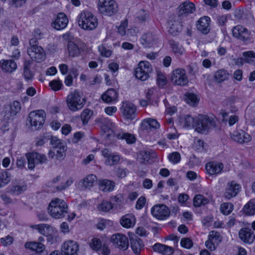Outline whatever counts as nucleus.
<instances>
[{
    "mask_svg": "<svg viewBox=\"0 0 255 255\" xmlns=\"http://www.w3.org/2000/svg\"><path fill=\"white\" fill-rule=\"evenodd\" d=\"M68 206L62 199L58 198L52 199L49 204L47 211L53 218L59 219L64 218L68 213Z\"/></svg>",
    "mask_w": 255,
    "mask_h": 255,
    "instance_id": "1",
    "label": "nucleus"
},
{
    "mask_svg": "<svg viewBox=\"0 0 255 255\" xmlns=\"http://www.w3.org/2000/svg\"><path fill=\"white\" fill-rule=\"evenodd\" d=\"M86 103L85 98L82 93L78 90H74L69 93L66 99L68 108L72 112L81 110Z\"/></svg>",
    "mask_w": 255,
    "mask_h": 255,
    "instance_id": "2",
    "label": "nucleus"
},
{
    "mask_svg": "<svg viewBox=\"0 0 255 255\" xmlns=\"http://www.w3.org/2000/svg\"><path fill=\"white\" fill-rule=\"evenodd\" d=\"M78 24L83 29L92 30L98 25L97 17L89 11L81 12L77 17Z\"/></svg>",
    "mask_w": 255,
    "mask_h": 255,
    "instance_id": "3",
    "label": "nucleus"
},
{
    "mask_svg": "<svg viewBox=\"0 0 255 255\" xmlns=\"http://www.w3.org/2000/svg\"><path fill=\"white\" fill-rule=\"evenodd\" d=\"M46 117L45 112L43 110H37L31 112L27 118V121L30 123L33 130L40 128L44 123Z\"/></svg>",
    "mask_w": 255,
    "mask_h": 255,
    "instance_id": "4",
    "label": "nucleus"
},
{
    "mask_svg": "<svg viewBox=\"0 0 255 255\" xmlns=\"http://www.w3.org/2000/svg\"><path fill=\"white\" fill-rule=\"evenodd\" d=\"M215 125V122L212 118L204 116L196 119L195 128L198 132L206 134Z\"/></svg>",
    "mask_w": 255,
    "mask_h": 255,
    "instance_id": "5",
    "label": "nucleus"
},
{
    "mask_svg": "<svg viewBox=\"0 0 255 255\" xmlns=\"http://www.w3.org/2000/svg\"><path fill=\"white\" fill-rule=\"evenodd\" d=\"M99 9L101 13L111 16L118 11V6L114 0H99Z\"/></svg>",
    "mask_w": 255,
    "mask_h": 255,
    "instance_id": "6",
    "label": "nucleus"
},
{
    "mask_svg": "<svg viewBox=\"0 0 255 255\" xmlns=\"http://www.w3.org/2000/svg\"><path fill=\"white\" fill-rule=\"evenodd\" d=\"M152 71L151 65L148 62L141 61L135 70V76L137 79L144 81L149 78Z\"/></svg>",
    "mask_w": 255,
    "mask_h": 255,
    "instance_id": "7",
    "label": "nucleus"
},
{
    "mask_svg": "<svg viewBox=\"0 0 255 255\" xmlns=\"http://www.w3.org/2000/svg\"><path fill=\"white\" fill-rule=\"evenodd\" d=\"M21 110V104L14 101L7 106H5L2 113L3 120L7 122L13 119Z\"/></svg>",
    "mask_w": 255,
    "mask_h": 255,
    "instance_id": "8",
    "label": "nucleus"
},
{
    "mask_svg": "<svg viewBox=\"0 0 255 255\" xmlns=\"http://www.w3.org/2000/svg\"><path fill=\"white\" fill-rule=\"evenodd\" d=\"M232 33L234 37L245 42L249 41L252 37L250 31L241 25L235 26L232 29Z\"/></svg>",
    "mask_w": 255,
    "mask_h": 255,
    "instance_id": "9",
    "label": "nucleus"
},
{
    "mask_svg": "<svg viewBox=\"0 0 255 255\" xmlns=\"http://www.w3.org/2000/svg\"><path fill=\"white\" fill-rule=\"evenodd\" d=\"M28 162V167L29 169H33L36 164L45 163L46 156L44 154H39L37 152H30L26 154Z\"/></svg>",
    "mask_w": 255,
    "mask_h": 255,
    "instance_id": "10",
    "label": "nucleus"
},
{
    "mask_svg": "<svg viewBox=\"0 0 255 255\" xmlns=\"http://www.w3.org/2000/svg\"><path fill=\"white\" fill-rule=\"evenodd\" d=\"M111 241L115 248L121 250L126 251L129 246L128 238L125 235L120 233L113 235Z\"/></svg>",
    "mask_w": 255,
    "mask_h": 255,
    "instance_id": "11",
    "label": "nucleus"
},
{
    "mask_svg": "<svg viewBox=\"0 0 255 255\" xmlns=\"http://www.w3.org/2000/svg\"><path fill=\"white\" fill-rule=\"evenodd\" d=\"M152 216L159 220H165L170 215L168 207L164 204L154 205L151 209Z\"/></svg>",
    "mask_w": 255,
    "mask_h": 255,
    "instance_id": "12",
    "label": "nucleus"
},
{
    "mask_svg": "<svg viewBox=\"0 0 255 255\" xmlns=\"http://www.w3.org/2000/svg\"><path fill=\"white\" fill-rule=\"evenodd\" d=\"M27 53L30 58L36 62H41L45 59V53L41 46L29 47Z\"/></svg>",
    "mask_w": 255,
    "mask_h": 255,
    "instance_id": "13",
    "label": "nucleus"
},
{
    "mask_svg": "<svg viewBox=\"0 0 255 255\" xmlns=\"http://www.w3.org/2000/svg\"><path fill=\"white\" fill-rule=\"evenodd\" d=\"M171 80L173 83L179 86L186 85L188 81L184 70L177 69L172 72Z\"/></svg>",
    "mask_w": 255,
    "mask_h": 255,
    "instance_id": "14",
    "label": "nucleus"
},
{
    "mask_svg": "<svg viewBox=\"0 0 255 255\" xmlns=\"http://www.w3.org/2000/svg\"><path fill=\"white\" fill-rule=\"evenodd\" d=\"M78 244L73 240L64 242L61 247L62 255H78Z\"/></svg>",
    "mask_w": 255,
    "mask_h": 255,
    "instance_id": "15",
    "label": "nucleus"
},
{
    "mask_svg": "<svg viewBox=\"0 0 255 255\" xmlns=\"http://www.w3.org/2000/svg\"><path fill=\"white\" fill-rule=\"evenodd\" d=\"M241 188V185L235 181L229 182L227 184L224 194V197L227 200H230L237 195Z\"/></svg>",
    "mask_w": 255,
    "mask_h": 255,
    "instance_id": "16",
    "label": "nucleus"
},
{
    "mask_svg": "<svg viewBox=\"0 0 255 255\" xmlns=\"http://www.w3.org/2000/svg\"><path fill=\"white\" fill-rule=\"evenodd\" d=\"M158 39V36L156 32L152 30L143 34L141 37L140 41L141 44L144 47H149L156 43Z\"/></svg>",
    "mask_w": 255,
    "mask_h": 255,
    "instance_id": "17",
    "label": "nucleus"
},
{
    "mask_svg": "<svg viewBox=\"0 0 255 255\" xmlns=\"http://www.w3.org/2000/svg\"><path fill=\"white\" fill-rule=\"evenodd\" d=\"M102 155L106 158L105 161L106 165L113 166L118 163L120 160V156L118 154L112 153L109 149L105 148L102 150Z\"/></svg>",
    "mask_w": 255,
    "mask_h": 255,
    "instance_id": "18",
    "label": "nucleus"
},
{
    "mask_svg": "<svg viewBox=\"0 0 255 255\" xmlns=\"http://www.w3.org/2000/svg\"><path fill=\"white\" fill-rule=\"evenodd\" d=\"M68 23V19L66 15L63 12H59L55 19L52 22V26L57 30L64 29Z\"/></svg>",
    "mask_w": 255,
    "mask_h": 255,
    "instance_id": "19",
    "label": "nucleus"
},
{
    "mask_svg": "<svg viewBox=\"0 0 255 255\" xmlns=\"http://www.w3.org/2000/svg\"><path fill=\"white\" fill-rule=\"evenodd\" d=\"M240 239L245 243L251 244L255 240V235L254 232L250 228H243L239 233Z\"/></svg>",
    "mask_w": 255,
    "mask_h": 255,
    "instance_id": "20",
    "label": "nucleus"
},
{
    "mask_svg": "<svg viewBox=\"0 0 255 255\" xmlns=\"http://www.w3.org/2000/svg\"><path fill=\"white\" fill-rule=\"evenodd\" d=\"M178 9L179 16H186L189 14L193 13L196 7L193 3L186 1L180 4Z\"/></svg>",
    "mask_w": 255,
    "mask_h": 255,
    "instance_id": "21",
    "label": "nucleus"
},
{
    "mask_svg": "<svg viewBox=\"0 0 255 255\" xmlns=\"http://www.w3.org/2000/svg\"><path fill=\"white\" fill-rule=\"evenodd\" d=\"M121 110L127 119L133 120L135 118L136 107L132 103L124 102Z\"/></svg>",
    "mask_w": 255,
    "mask_h": 255,
    "instance_id": "22",
    "label": "nucleus"
},
{
    "mask_svg": "<svg viewBox=\"0 0 255 255\" xmlns=\"http://www.w3.org/2000/svg\"><path fill=\"white\" fill-rule=\"evenodd\" d=\"M67 146L61 145V147L51 148L49 152V156L53 159L61 160L65 156Z\"/></svg>",
    "mask_w": 255,
    "mask_h": 255,
    "instance_id": "23",
    "label": "nucleus"
},
{
    "mask_svg": "<svg viewBox=\"0 0 255 255\" xmlns=\"http://www.w3.org/2000/svg\"><path fill=\"white\" fill-rule=\"evenodd\" d=\"M210 18L208 16H203L197 21V28L203 34H206L210 31Z\"/></svg>",
    "mask_w": 255,
    "mask_h": 255,
    "instance_id": "24",
    "label": "nucleus"
},
{
    "mask_svg": "<svg viewBox=\"0 0 255 255\" xmlns=\"http://www.w3.org/2000/svg\"><path fill=\"white\" fill-rule=\"evenodd\" d=\"M224 168L222 163L210 162L206 165V170L210 175H216L220 173Z\"/></svg>",
    "mask_w": 255,
    "mask_h": 255,
    "instance_id": "25",
    "label": "nucleus"
},
{
    "mask_svg": "<svg viewBox=\"0 0 255 255\" xmlns=\"http://www.w3.org/2000/svg\"><path fill=\"white\" fill-rule=\"evenodd\" d=\"M0 66L4 72L7 73H12L17 68L16 63L11 59L1 60L0 61Z\"/></svg>",
    "mask_w": 255,
    "mask_h": 255,
    "instance_id": "26",
    "label": "nucleus"
},
{
    "mask_svg": "<svg viewBox=\"0 0 255 255\" xmlns=\"http://www.w3.org/2000/svg\"><path fill=\"white\" fill-rule=\"evenodd\" d=\"M129 240L131 249L135 255H138L143 247L142 240L136 236L130 237Z\"/></svg>",
    "mask_w": 255,
    "mask_h": 255,
    "instance_id": "27",
    "label": "nucleus"
},
{
    "mask_svg": "<svg viewBox=\"0 0 255 255\" xmlns=\"http://www.w3.org/2000/svg\"><path fill=\"white\" fill-rule=\"evenodd\" d=\"M117 98L118 93L115 89L112 88L107 90L101 96V99L106 103H110L116 101Z\"/></svg>",
    "mask_w": 255,
    "mask_h": 255,
    "instance_id": "28",
    "label": "nucleus"
},
{
    "mask_svg": "<svg viewBox=\"0 0 255 255\" xmlns=\"http://www.w3.org/2000/svg\"><path fill=\"white\" fill-rule=\"evenodd\" d=\"M121 225L125 228L133 227L135 224L134 216L130 214L123 216L120 219Z\"/></svg>",
    "mask_w": 255,
    "mask_h": 255,
    "instance_id": "29",
    "label": "nucleus"
},
{
    "mask_svg": "<svg viewBox=\"0 0 255 255\" xmlns=\"http://www.w3.org/2000/svg\"><path fill=\"white\" fill-rule=\"evenodd\" d=\"M140 126L142 130H148L157 129L159 128L160 125L156 120L149 118L145 119L141 123Z\"/></svg>",
    "mask_w": 255,
    "mask_h": 255,
    "instance_id": "30",
    "label": "nucleus"
},
{
    "mask_svg": "<svg viewBox=\"0 0 255 255\" xmlns=\"http://www.w3.org/2000/svg\"><path fill=\"white\" fill-rule=\"evenodd\" d=\"M33 62L30 60H25L23 64V76L26 81L31 80L34 76V73L31 70Z\"/></svg>",
    "mask_w": 255,
    "mask_h": 255,
    "instance_id": "31",
    "label": "nucleus"
},
{
    "mask_svg": "<svg viewBox=\"0 0 255 255\" xmlns=\"http://www.w3.org/2000/svg\"><path fill=\"white\" fill-rule=\"evenodd\" d=\"M25 248L37 253H42L45 250V246L42 243L36 242L26 243Z\"/></svg>",
    "mask_w": 255,
    "mask_h": 255,
    "instance_id": "32",
    "label": "nucleus"
},
{
    "mask_svg": "<svg viewBox=\"0 0 255 255\" xmlns=\"http://www.w3.org/2000/svg\"><path fill=\"white\" fill-rule=\"evenodd\" d=\"M26 190V186L22 185H12L7 188V192L12 195H18Z\"/></svg>",
    "mask_w": 255,
    "mask_h": 255,
    "instance_id": "33",
    "label": "nucleus"
},
{
    "mask_svg": "<svg viewBox=\"0 0 255 255\" xmlns=\"http://www.w3.org/2000/svg\"><path fill=\"white\" fill-rule=\"evenodd\" d=\"M115 186V182L111 180H104L100 183V189L104 192L112 191Z\"/></svg>",
    "mask_w": 255,
    "mask_h": 255,
    "instance_id": "34",
    "label": "nucleus"
},
{
    "mask_svg": "<svg viewBox=\"0 0 255 255\" xmlns=\"http://www.w3.org/2000/svg\"><path fill=\"white\" fill-rule=\"evenodd\" d=\"M97 177L95 175L90 174L84 178L82 185L85 188H90L96 182Z\"/></svg>",
    "mask_w": 255,
    "mask_h": 255,
    "instance_id": "35",
    "label": "nucleus"
},
{
    "mask_svg": "<svg viewBox=\"0 0 255 255\" xmlns=\"http://www.w3.org/2000/svg\"><path fill=\"white\" fill-rule=\"evenodd\" d=\"M117 137L119 139H125L128 143H134L135 141V137L134 136L130 133L123 132L117 133Z\"/></svg>",
    "mask_w": 255,
    "mask_h": 255,
    "instance_id": "36",
    "label": "nucleus"
},
{
    "mask_svg": "<svg viewBox=\"0 0 255 255\" xmlns=\"http://www.w3.org/2000/svg\"><path fill=\"white\" fill-rule=\"evenodd\" d=\"M67 47L69 54L71 56H77L80 54V50L78 46L73 41H69L68 42Z\"/></svg>",
    "mask_w": 255,
    "mask_h": 255,
    "instance_id": "37",
    "label": "nucleus"
},
{
    "mask_svg": "<svg viewBox=\"0 0 255 255\" xmlns=\"http://www.w3.org/2000/svg\"><path fill=\"white\" fill-rule=\"evenodd\" d=\"M228 72L223 69L217 71L214 75L217 82L220 83L228 79L229 76Z\"/></svg>",
    "mask_w": 255,
    "mask_h": 255,
    "instance_id": "38",
    "label": "nucleus"
},
{
    "mask_svg": "<svg viewBox=\"0 0 255 255\" xmlns=\"http://www.w3.org/2000/svg\"><path fill=\"white\" fill-rule=\"evenodd\" d=\"M208 202V199L201 194L196 195L193 199V204L195 207H200L202 205H205Z\"/></svg>",
    "mask_w": 255,
    "mask_h": 255,
    "instance_id": "39",
    "label": "nucleus"
},
{
    "mask_svg": "<svg viewBox=\"0 0 255 255\" xmlns=\"http://www.w3.org/2000/svg\"><path fill=\"white\" fill-rule=\"evenodd\" d=\"M170 47L172 48L173 52L175 54L181 55L184 52V48L180 45L178 42L173 40H169V42Z\"/></svg>",
    "mask_w": 255,
    "mask_h": 255,
    "instance_id": "40",
    "label": "nucleus"
},
{
    "mask_svg": "<svg viewBox=\"0 0 255 255\" xmlns=\"http://www.w3.org/2000/svg\"><path fill=\"white\" fill-rule=\"evenodd\" d=\"M244 213L248 215L255 214V202L251 200L249 201L244 207Z\"/></svg>",
    "mask_w": 255,
    "mask_h": 255,
    "instance_id": "41",
    "label": "nucleus"
},
{
    "mask_svg": "<svg viewBox=\"0 0 255 255\" xmlns=\"http://www.w3.org/2000/svg\"><path fill=\"white\" fill-rule=\"evenodd\" d=\"M10 181V175L7 171L0 173V188L5 186Z\"/></svg>",
    "mask_w": 255,
    "mask_h": 255,
    "instance_id": "42",
    "label": "nucleus"
},
{
    "mask_svg": "<svg viewBox=\"0 0 255 255\" xmlns=\"http://www.w3.org/2000/svg\"><path fill=\"white\" fill-rule=\"evenodd\" d=\"M208 239L211 242H213L217 246H218L219 243L222 241V237L220 236L219 233L214 231L210 232Z\"/></svg>",
    "mask_w": 255,
    "mask_h": 255,
    "instance_id": "43",
    "label": "nucleus"
},
{
    "mask_svg": "<svg viewBox=\"0 0 255 255\" xmlns=\"http://www.w3.org/2000/svg\"><path fill=\"white\" fill-rule=\"evenodd\" d=\"M136 20L139 22L142 23L146 21L149 18L148 13L143 9L139 10L136 14Z\"/></svg>",
    "mask_w": 255,
    "mask_h": 255,
    "instance_id": "44",
    "label": "nucleus"
},
{
    "mask_svg": "<svg viewBox=\"0 0 255 255\" xmlns=\"http://www.w3.org/2000/svg\"><path fill=\"white\" fill-rule=\"evenodd\" d=\"M102 241L100 238L95 237L91 240L90 243V247L95 251H100L102 247Z\"/></svg>",
    "mask_w": 255,
    "mask_h": 255,
    "instance_id": "45",
    "label": "nucleus"
},
{
    "mask_svg": "<svg viewBox=\"0 0 255 255\" xmlns=\"http://www.w3.org/2000/svg\"><path fill=\"white\" fill-rule=\"evenodd\" d=\"M112 204L113 205V207L115 206L116 208H121L123 207V196L121 194L117 195L115 196H113L111 198Z\"/></svg>",
    "mask_w": 255,
    "mask_h": 255,
    "instance_id": "46",
    "label": "nucleus"
},
{
    "mask_svg": "<svg viewBox=\"0 0 255 255\" xmlns=\"http://www.w3.org/2000/svg\"><path fill=\"white\" fill-rule=\"evenodd\" d=\"M113 208L112 203L104 200L98 206L99 211L104 212H109Z\"/></svg>",
    "mask_w": 255,
    "mask_h": 255,
    "instance_id": "47",
    "label": "nucleus"
},
{
    "mask_svg": "<svg viewBox=\"0 0 255 255\" xmlns=\"http://www.w3.org/2000/svg\"><path fill=\"white\" fill-rule=\"evenodd\" d=\"M233 210V205L231 203H224L221 205L220 211L223 214L228 215Z\"/></svg>",
    "mask_w": 255,
    "mask_h": 255,
    "instance_id": "48",
    "label": "nucleus"
},
{
    "mask_svg": "<svg viewBox=\"0 0 255 255\" xmlns=\"http://www.w3.org/2000/svg\"><path fill=\"white\" fill-rule=\"evenodd\" d=\"M186 102L192 106H195L198 103V99L196 95L193 93H187L185 95Z\"/></svg>",
    "mask_w": 255,
    "mask_h": 255,
    "instance_id": "49",
    "label": "nucleus"
},
{
    "mask_svg": "<svg viewBox=\"0 0 255 255\" xmlns=\"http://www.w3.org/2000/svg\"><path fill=\"white\" fill-rule=\"evenodd\" d=\"M244 62L249 64L254 63L255 59V53L252 51L243 53Z\"/></svg>",
    "mask_w": 255,
    "mask_h": 255,
    "instance_id": "50",
    "label": "nucleus"
},
{
    "mask_svg": "<svg viewBox=\"0 0 255 255\" xmlns=\"http://www.w3.org/2000/svg\"><path fill=\"white\" fill-rule=\"evenodd\" d=\"M153 153L152 150H143L140 152V161L141 163L147 162L150 159L152 154Z\"/></svg>",
    "mask_w": 255,
    "mask_h": 255,
    "instance_id": "51",
    "label": "nucleus"
},
{
    "mask_svg": "<svg viewBox=\"0 0 255 255\" xmlns=\"http://www.w3.org/2000/svg\"><path fill=\"white\" fill-rule=\"evenodd\" d=\"M157 84L159 87H163L167 83V80L164 75L160 71H157Z\"/></svg>",
    "mask_w": 255,
    "mask_h": 255,
    "instance_id": "52",
    "label": "nucleus"
},
{
    "mask_svg": "<svg viewBox=\"0 0 255 255\" xmlns=\"http://www.w3.org/2000/svg\"><path fill=\"white\" fill-rule=\"evenodd\" d=\"M168 160L173 164L178 163L181 159V156L179 152H173L168 155Z\"/></svg>",
    "mask_w": 255,
    "mask_h": 255,
    "instance_id": "53",
    "label": "nucleus"
},
{
    "mask_svg": "<svg viewBox=\"0 0 255 255\" xmlns=\"http://www.w3.org/2000/svg\"><path fill=\"white\" fill-rule=\"evenodd\" d=\"M50 142L52 145V148L61 147V145L66 146V143L62 141L60 139H58L57 137H51Z\"/></svg>",
    "mask_w": 255,
    "mask_h": 255,
    "instance_id": "54",
    "label": "nucleus"
},
{
    "mask_svg": "<svg viewBox=\"0 0 255 255\" xmlns=\"http://www.w3.org/2000/svg\"><path fill=\"white\" fill-rule=\"evenodd\" d=\"M91 115L92 113L89 109H85L83 111L81 115V117L83 124L85 125L88 123Z\"/></svg>",
    "mask_w": 255,
    "mask_h": 255,
    "instance_id": "55",
    "label": "nucleus"
},
{
    "mask_svg": "<svg viewBox=\"0 0 255 255\" xmlns=\"http://www.w3.org/2000/svg\"><path fill=\"white\" fill-rule=\"evenodd\" d=\"M196 124V119H194L191 116L187 115L184 119V126L186 127H193L195 128Z\"/></svg>",
    "mask_w": 255,
    "mask_h": 255,
    "instance_id": "56",
    "label": "nucleus"
},
{
    "mask_svg": "<svg viewBox=\"0 0 255 255\" xmlns=\"http://www.w3.org/2000/svg\"><path fill=\"white\" fill-rule=\"evenodd\" d=\"M181 246L184 248L189 249L193 246V242L192 240L188 238H182L180 242Z\"/></svg>",
    "mask_w": 255,
    "mask_h": 255,
    "instance_id": "57",
    "label": "nucleus"
},
{
    "mask_svg": "<svg viewBox=\"0 0 255 255\" xmlns=\"http://www.w3.org/2000/svg\"><path fill=\"white\" fill-rule=\"evenodd\" d=\"M168 26L170 28V32L174 33L175 31H178L180 28V24L179 22L170 20L168 22Z\"/></svg>",
    "mask_w": 255,
    "mask_h": 255,
    "instance_id": "58",
    "label": "nucleus"
},
{
    "mask_svg": "<svg viewBox=\"0 0 255 255\" xmlns=\"http://www.w3.org/2000/svg\"><path fill=\"white\" fill-rule=\"evenodd\" d=\"M128 25V22L127 20H124L122 22L118 28V32L122 36H124L126 34V31H127V27Z\"/></svg>",
    "mask_w": 255,
    "mask_h": 255,
    "instance_id": "59",
    "label": "nucleus"
},
{
    "mask_svg": "<svg viewBox=\"0 0 255 255\" xmlns=\"http://www.w3.org/2000/svg\"><path fill=\"white\" fill-rule=\"evenodd\" d=\"M98 49L101 54L103 56H105L106 57H109L112 54L111 50L107 49L105 47V46H104L103 45L99 46L98 47Z\"/></svg>",
    "mask_w": 255,
    "mask_h": 255,
    "instance_id": "60",
    "label": "nucleus"
},
{
    "mask_svg": "<svg viewBox=\"0 0 255 255\" xmlns=\"http://www.w3.org/2000/svg\"><path fill=\"white\" fill-rule=\"evenodd\" d=\"M62 85L60 81L53 80L49 83V86L54 91H58L61 89Z\"/></svg>",
    "mask_w": 255,
    "mask_h": 255,
    "instance_id": "61",
    "label": "nucleus"
},
{
    "mask_svg": "<svg viewBox=\"0 0 255 255\" xmlns=\"http://www.w3.org/2000/svg\"><path fill=\"white\" fill-rule=\"evenodd\" d=\"M204 143L203 140L197 139L195 141L194 148L197 151L201 152L204 150Z\"/></svg>",
    "mask_w": 255,
    "mask_h": 255,
    "instance_id": "62",
    "label": "nucleus"
},
{
    "mask_svg": "<svg viewBox=\"0 0 255 255\" xmlns=\"http://www.w3.org/2000/svg\"><path fill=\"white\" fill-rule=\"evenodd\" d=\"M73 180L72 178H69L64 184L57 186L56 187V191H60L65 189L66 188L70 186L73 183Z\"/></svg>",
    "mask_w": 255,
    "mask_h": 255,
    "instance_id": "63",
    "label": "nucleus"
},
{
    "mask_svg": "<svg viewBox=\"0 0 255 255\" xmlns=\"http://www.w3.org/2000/svg\"><path fill=\"white\" fill-rule=\"evenodd\" d=\"M146 202V199L143 196L140 197L135 204V208L137 210L141 209L144 206Z\"/></svg>",
    "mask_w": 255,
    "mask_h": 255,
    "instance_id": "64",
    "label": "nucleus"
}]
</instances>
